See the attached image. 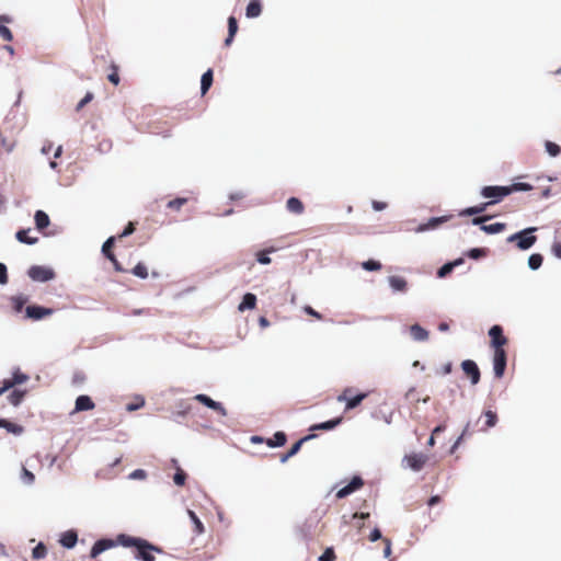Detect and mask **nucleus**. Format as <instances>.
<instances>
[{
	"instance_id": "obj_1",
	"label": "nucleus",
	"mask_w": 561,
	"mask_h": 561,
	"mask_svg": "<svg viewBox=\"0 0 561 561\" xmlns=\"http://www.w3.org/2000/svg\"><path fill=\"white\" fill-rule=\"evenodd\" d=\"M119 542L124 548H134V558L139 561H156L153 552L162 553V549L147 539L134 537L127 534H119Z\"/></svg>"
},
{
	"instance_id": "obj_2",
	"label": "nucleus",
	"mask_w": 561,
	"mask_h": 561,
	"mask_svg": "<svg viewBox=\"0 0 561 561\" xmlns=\"http://www.w3.org/2000/svg\"><path fill=\"white\" fill-rule=\"evenodd\" d=\"M537 230L538 227L524 228L508 236L506 238V242L514 243L519 251H528L536 244L538 240L537 236L535 234Z\"/></svg>"
},
{
	"instance_id": "obj_3",
	"label": "nucleus",
	"mask_w": 561,
	"mask_h": 561,
	"mask_svg": "<svg viewBox=\"0 0 561 561\" xmlns=\"http://www.w3.org/2000/svg\"><path fill=\"white\" fill-rule=\"evenodd\" d=\"M480 195L488 199L486 204L490 207L508 196V190L506 185H485L481 187Z\"/></svg>"
},
{
	"instance_id": "obj_4",
	"label": "nucleus",
	"mask_w": 561,
	"mask_h": 561,
	"mask_svg": "<svg viewBox=\"0 0 561 561\" xmlns=\"http://www.w3.org/2000/svg\"><path fill=\"white\" fill-rule=\"evenodd\" d=\"M27 276L33 282L47 283L56 277L55 271L45 265H32L27 270Z\"/></svg>"
},
{
	"instance_id": "obj_5",
	"label": "nucleus",
	"mask_w": 561,
	"mask_h": 561,
	"mask_svg": "<svg viewBox=\"0 0 561 561\" xmlns=\"http://www.w3.org/2000/svg\"><path fill=\"white\" fill-rule=\"evenodd\" d=\"M116 546H122V542H119V534L116 536L115 539L111 538H100L94 541L90 549L89 557L91 559H96L101 553L105 552L108 549L115 548Z\"/></svg>"
},
{
	"instance_id": "obj_6",
	"label": "nucleus",
	"mask_w": 561,
	"mask_h": 561,
	"mask_svg": "<svg viewBox=\"0 0 561 561\" xmlns=\"http://www.w3.org/2000/svg\"><path fill=\"white\" fill-rule=\"evenodd\" d=\"M352 392L353 388L347 387L337 396L339 402H345V411H351L357 408L368 397V392H357L352 397H347V393Z\"/></svg>"
},
{
	"instance_id": "obj_7",
	"label": "nucleus",
	"mask_w": 561,
	"mask_h": 561,
	"mask_svg": "<svg viewBox=\"0 0 561 561\" xmlns=\"http://www.w3.org/2000/svg\"><path fill=\"white\" fill-rule=\"evenodd\" d=\"M428 460V456L423 453H412L408 454L402 458V466L412 470L413 472H419L423 469L425 463Z\"/></svg>"
},
{
	"instance_id": "obj_8",
	"label": "nucleus",
	"mask_w": 561,
	"mask_h": 561,
	"mask_svg": "<svg viewBox=\"0 0 561 561\" xmlns=\"http://www.w3.org/2000/svg\"><path fill=\"white\" fill-rule=\"evenodd\" d=\"M492 217L486 215L483 217H473L471 219V224L473 226H479L480 229L485 232L486 234H496L502 232L506 228L505 222H493L486 225L485 221L490 220Z\"/></svg>"
},
{
	"instance_id": "obj_9",
	"label": "nucleus",
	"mask_w": 561,
	"mask_h": 561,
	"mask_svg": "<svg viewBox=\"0 0 561 561\" xmlns=\"http://www.w3.org/2000/svg\"><path fill=\"white\" fill-rule=\"evenodd\" d=\"M492 366L494 376L499 379L502 378L507 366V354L505 350L493 352Z\"/></svg>"
},
{
	"instance_id": "obj_10",
	"label": "nucleus",
	"mask_w": 561,
	"mask_h": 561,
	"mask_svg": "<svg viewBox=\"0 0 561 561\" xmlns=\"http://www.w3.org/2000/svg\"><path fill=\"white\" fill-rule=\"evenodd\" d=\"M490 345L494 351L504 350L503 346L507 343V339L503 333V328L500 324H494L489 329Z\"/></svg>"
},
{
	"instance_id": "obj_11",
	"label": "nucleus",
	"mask_w": 561,
	"mask_h": 561,
	"mask_svg": "<svg viewBox=\"0 0 561 561\" xmlns=\"http://www.w3.org/2000/svg\"><path fill=\"white\" fill-rule=\"evenodd\" d=\"M54 313L53 308H47L41 305H28L25 308V318L31 319L33 321H39L45 317L51 316Z\"/></svg>"
},
{
	"instance_id": "obj_12",
	"label": "nucleus",
	"mask_w": 561,
	"mask_h": 561,
	"mask_svg": "<svg viewBox=\"0 0 561 561\" xmlns=\"http://www.w3.org/2000/svg\"><path fill=\"white\" fill-rule=\"evenodd\" d=\"M363 485H364L363 478L358 474H355L352 477V479L348 481L347 484H345L344 486H342L341 489H339L336 491L335 496L337 499H344V497L353 494L357 490H359Z\"/></svg>"
},
{
	"instance_id": "obj_13",
	"label": "nucleus",
	"mask_w": 561,
	"mask_h": 561,
	"mask_svg": "<svg viewBox=\"0 0 561 561\" xmlns=\"http://www.w3.org/2000/svg\"><path fill=\"white\" fill-rule=\"evenodd\" d=\"M194 400L203 404L204 407L218 412L220 415H227V409L219 401L211 399L208 394L197 393L194 396Z\"/></svg>"
},
{
	"instance_id": "obj_14",
	"label": "nucleus",
	"mask_w": 561,
	"mask_h": 561,
	"mask_svg": "<svg viewBox=\"0 0 561 561\" xmlns=\"http://www.w3.org/2000/svg\"><path fill=\"white\" fill-rule=\"evenodd\" d=\"M461 369L469 377L471 385H478L481 379V373L477 363L472 359L461 362Z\"/></svg>"
},
{
	"instance_id": "obj_15",
	"label": "nucleus",
	"mask_w": 561,
	"mask_h": 561,
	"mask_svg": "<svg viewBox=\"0 0 561 561\" xmlns=\"http://www.w3.org/2000/svg\"><path fill=\"white\" fill-rule=\"evenodd\" d=\"M449 219V216H437L431 217L427 221L420 224L415 228V232L421 233L430 230H435L445 224Z\"/></svg>"
},
{
	"instance_id": "obj_16",
	"label": "nucleus",
	"mask_w": 561,
	"mask_h": 561,
	"mask_svg": "<svg viewBox=\"0 0 561 561\" xmlns=\"http://www.w3.org/2000/svg\"><path fill=\"white\" fill-rule=\"evenodd\" d=\"M58 542L65 549H73L78 542V531L76 529H68L61 533Z\"/></svg>"
},
{
	"instance_id": "obj_17",
	"label": "nucleus",
	"mask_w": 561,
	"mask_h": 561,
	"mask_svg": "<svg viewBox=\"0 0 561 561\" xmlns=\"http://www.w3.org/2000/svg\"><path fill=\"white\" fill-rule=\"evenodd\" d=\"M342 416L333 417L324 422L316 423L310 426L309 431H332L342 423Z\"/></svg>"
},
{
	"instance_id": "obj_18",
	"label": "nucleus",
	"mask_w": 561,
	"mask_h": 561,
	"mask_svg": "<svg viewBox=\"0 0 561 561\" xmlns=\"http://www.w3.org/2000/svg\"><path fill=\"white\" fill-rule=\"evenodd\" d=\"M388 284L392 290V293H405L408 290V282L402 276H389Z\"/></svg>"
},
{
	"instance_id": "obj_19",
	"label": "nucleus",
	"mask_w": 561,
	"mask_h": 561,
	"mask_svg": "<svg viewBox=\"0 0 561 561\" xmlns=\"http://www.w3.org/2000/svg\"><path fill=\"white\" fill-rule=\"evenodd\" d=\"M409 332L414 342H425L430 335L428 331L417 323L410 325Z\"/></svg>"
},
{
	"instance_id": "obj_20",
	"label": "nucleus",
	"mask_w": 561,
	"mask_h": 561,
	"mask_svg": "<svg viewBox=\"0 0 561 561\" xmlns=\"http://www.w3.org/2000/svg\"><path fill=\"white\" fill-rule=\"evenodd\" d=\"M95 404L90 396L88 394H80L77 397L75 402V410L78 412L81 411H90L94 409Z\"/></svg>"
},
{
	"instance_id": "obj_21",
	"label": "nucleus",
	"mask_w": 561,
	"mask_h": 561,
	"mask_svg": "<svg viewBox=\"0 0 561 561\" xmlns=\"http://www.w3.org/2000/svg\"><path fill=\"white\" fill-rule=\"evenodd\" d=\"M34 222L35 228L42 232L50 225V218L46 211L38 209L34 214Z\"/></svg>"
},
{
	"instance_id": "obj_22",
	"label": "nucleus",
	"mask_w": 561,
	"mask_h": 561,
	"mask_svg": "<svg viewBox=\"0 0 561 561\" xmlns=\"http://www.w3.org/2000/svg\"><path fill=\"white\" fill-rule=\"evenodd\" d=\"M256 296L252 293H245L243 296H242V299L240 301V304L238 305V310L240 312H244L247 310H252L255 308L256 306Z\"/></svg>"
},
{
	"instance_id": "obj_23",
	"label": "nucleus",
	"mask_w": 561,
	"mask_h": 561,
	"mask_svg": "<svg viewBox=\"0 0 561 561\" xmlns=\"http://www.w3.org/2000/svg\"><path fill=\"white\" fill-rule=\"evenodd\" d=\"M12 19L11 16L7 14L0 15V37L4 39L5 42H12L13 41V34L12 31L4 25V23H11Z\"/></svg>"
},
{
	"instance_id": "obj_24",
	"label": "nucleus",
	"mask_w": 561,
	"mask_h": 561,
	"mask_svg": "<svg viewBox=\"0 0 561 561\" xmlns=\"http://www.w3.org/2000/svg\"><path fill=\"white\" fill-rule=\"evenodd\" d=\"M489 208L486 202L480 203L474 206H469L459 211L460 217H471L484 213Z\"/></svg>"
},
{
	"instance_id": "obj_25",
	"label": "nucleus",
	"mask_w": 561,
	"mask_h": 561,
	"mask_svg": "<svg viewBox=\"0 0 561 561\" xmlns=\"http://www.w3.org/2000/svg\"><path fill=\"white\" fill-rule=\"evenodd\" d=\"M262 9L261 0H250L245 8V16L248 19L259 18L262 13Z\"/></svg>"
},
{
	"instance_id": "obj_26",
	"label": "nucleus",
	"mask_w": 561,
	"mask_h": 561,
	"mask_svg": "<svg viewBox=\"0 0 561 561\" xmlns=\"http://www.w3.org/2000/svg\"><path fill=\"white\" fill-rule=\"evenodd\" d=\"M287 442V435L283 431H277L274 433L273 437L266 438V445L270 448L283 447Z\"/></svg>"
},
{
	"instance_id": "obj_27",
	"label": "nucleus",
	"mask_w": 561,
	"mask_h": 561,
	"mask_svg": "<svg viewBox=\"0 0 561 561\" xmlns=\"http://www.w3.org/2000/svg\"><path fill=\"white\" fill-rule=\"evenodd\" d=\"M30 232H31L30 228H27V229H24V228L19 229L15 232V238L21 243H24V244H27V245H34V244H36L38 242V238L37 237H31Z\"/></svg>"
},
{
	"instance_id": "obj_28",
	"label": "nucleus",
	"mask_w": 561,
	"mask_h": 561,
	"mask_svg": "<svg viewBox=\"0 0 561 561\" xmlns=\"http://www.w3.org/2000/svg\"><path fill=\"white\" fill-rule=\"evenodd\" d=\"M0 428H4L8 433L13 435H21L24 432V427L20 424L13 423L8 419L0 417Z\"/></svg>"
},
{
	"instance_id": "obj_29",
	"label": "nucleus",
	"mask_w": 561,
	"mask_h": 561,
	"mask_svg": "<svg viewBox=\"0 0 561 561\" xmlns=\"http://www.w3.org/2000/svg\"><path fill=\"white\" fill-rule=\"evenodd\" d=\"M214 82V72L208 68L201 77V94L205 95L211 88Z\"/></svg>"
},
{
	"instance_id": "obj_30",
	"label": "nucleus",
	"mask_w": 561,
	"mask_h": 561,
	"mask_svg": "<svg viewBox=\"0 0 561 561\" xmlns=\"http://www.w3.org/2000/svg\"><path fill=\"white\" fill-rule=\"evenodd\" d=\"M115 242H116V237L114 236H111L108 237L102 244V249H101V252L102 254L108 260V261H114L115 259V254L113 252V248L115 245Z\"/></svg>"
},
{
	"instance_id": "obj_31",
	"label": "nucleus",
	"mask_w": 561,
	"mask_h": 561,
	"mask_svg": "<svg viewBox=\"0 0 561 561\" xmlns=\"http://www.w3.org/2000/svg\"><path fill=\"white\" fill-rule=\"evenodd\" d=\"M286 208L288 211L296 214V215L302 214L304 209H305L302 202L298 197H295V196H291L287 199Z\"/></svg>"
},
{
	"instance_id": "obj_32",
	"label": "nucleus",
	"mask_w": 561,
	"mask_h": 561,
	"mask_svg": "<svg viewBox=\"0 0 561 561\" xmlns=\"http://www.w3.org/2000/svg\"><path fill=\"white\" fill-rule=\"evenodd\" d=\"M186 513L194 526V533L197 535L204 534L205 527H204V524L202 523V520L199 519V517L197 516V514L193 510H190V508H187Z\"/></svg>"
},
{
	"instance_id": "obj_33",
	"label": "nucleus",
	"mask_w": 561,
	"mask_h": 561,
	"mask_svg": "<svg viewBox=\"0 0 561 561\" xmlns=\"http://www.w3.org/2000/svg\"><path fill=\"white\" fill-rule=\"evenodd\" d=\"M25 394H26V390L14 389L8 396V401L13 407H19L22 403V401L24 400Z\"/></svg>"
},
{
	"instance_id": "obj_34",
	"label": "nucleus",
	"mask_w": 561,
	"mask_h": 561,
	"mask_svg": "<svg viewBox=\"0 0 561 561\" xmlns=\"http://www.w3.org/2000/svg\"><path fill=\"white\" fill-rule=\"evenodd\" d=\"M506 186L508 190V195L515 192H529L534 188V186L527 182H513L512 184Z\"/></svg>"
},
{
	"instance_id": "obj_35",
	"label": "nucleus",
	"mask_w": 561,
	"mask_h": 561,
	"mask_svg": "<svg viewBox=\"0 0 561 561\" xmlns=\"http://www.w3.org/2000/svg\"><path fill=\"white\" fill-rule=\"evenodd\" d=\"M543 263V256L540 253H533L528 256L527 265L531 271H537L541 267Z\"/></svg>"
},
{
	"instance_id": "obj_36",
	"label": "nucleus",
	"mask_w": 561,
	"mask_h": 561,
	"mask_svg": "<svg viewBox=\"0 0 561 561\" xmlns=\"http://www.w3.org/2000/svg\"><path fill=\"white\" fill-rule=\"evenodd\" d=\"M11 301H12L13 310L16 313H19L23 310L25 304L28 301V297L23 294H19V295L13 296L11 298Z\"/></svg>"
},
{
	"instance_id": "obj_37",
	"label": "nucleus",
	"mask_w": 561,
	"mask_h": 561,
	"mask_svg": "<svg viewBox=\"0 0 561 561\" xmlns=\"http://www.w3.org/2000/svg\"><path fill=\"white\" fill-rule=\"evenodd\" d=\"M488 253V248H471L465 252V255L471 260H480L482 257H485Z\"/></svg>"
},
{
	"instance_id": "obj_38",
	"label": "nucleus",
	"mask_w": 561,
	"mask_h": 561,
	"mask_svg": "<svg viewBox=\"0 0 561 561\" xmlns=\"http://www.w3.org/2000/svg\"><path fill=\"white\" fill-rule=\"evenodd\" d=\"M483 415L485 416V424H484V427H482L480 431H486L496 425L499 419H497V414L494 411L486 410L483 412Z\"/></svg>"
},
{
	"instance_id": "obj_39",
	"label": "nucleus",
	"mask_w": 561,
	"mask_h": 561,
	"mask_svg": "<svg viewBox=\"0 0 561 561\" xmlns=\"http://www.w3.org/2000/svg\"><path fill=\"white\" fill-rule=\"evenodd\" d=\"M301 445L298 444V440L295 442L290 448L287 450V453L283 454L279 458V461L280 463H285L289 458L294 457L295 455H297L299 453V450L301 449Z\"/></svg>"
},
{
	"instance_id": "obj_40",
	"label": "nucleus",
	"mask_w": 561,
	"mask_h": 561,
	"mask_svg": "<svg viewBox=\"0 0 561 561\" xmlns=\"http://www.w3.org/2000/svg\"><path fill=\"white\" fill-rule=\"evenodd\" d=\"M131 274L140 279L148 277V268L145 263L138 262L131 270Z\"/></svg>"
},
{
	"instance_id": "obj_41",
	"label": "nucleus",
	"mask_w": 561,
	"mask_h": 561,
	"mask_svg": "<svg viewBox=\"0 0 561 561\" xmlns=\"http://www.w3.org/2000/svg\"><path fill=\"white\" fill-rule=\"evenodd\" d=\"M545 149L546 152L552 158H556L561 153V147L551 140L545 141Z\"/></svg>"
},
{
	"instance_id": "obj_42",
	"label": "nucleus",
	"mask_w": 561,
	"mask_h": 561,
	"mask_svg": "<svg viewBox=\"0 0 561 561\" xmlns=\"http://www.w3.org/2000/svg\"><path fill=\"white\" fill-rule=\"evenodd\" d=\"M362 267L367 272H376L381 270L382 265L379 261L375 259H369L367 261L362 262Z\"/></svg>"
},
{
	"instance_id": "obj_43",
	"label": "nucleus",
	"mask_w": 561,
	"mask_h": 561,
	"mask_svg": "<svg viewBox=\"0 0 561 561\" xmlns=\"http://www.w3.org/2000/svg\"><path fill=\"white\" fill-rule=\"evenodd\" d=\"M47 554V548L44 542H38L32 550V557L35 560L45 558Z\"/></svg>"
},
{
	"instance_id": "obj_44",
	"label": "nucleus",
	"mask_w": 561,
	"mask_h": 561,
	"mask_svg": "<svg viewBox=\"0 0 561 561\" xmlns=\"http://www.w3.org/2000/svg\"><path fill=\"white\" fill-rule=\"evenodd\" d=\"M27 380H28V376L26 374L22 373L20 370V368H15L12 371L11 381H12V383H14V386L22 385V383L26 382Z\"/></svg>"
},
{
	"instance_id": "obj_45",
	"label": "nucleus",
	"mask_w": 561,
	"mask_h": 561,
	"mask_svg": "<svg viewBox=\"0 0 561 561\" xmlns=\"http://www.w3.org/2000/svg\"><path fill=\"white\" fill-rule=\"evenodd\" d=\"M318 524V518H308L304 526L301 527V533L305 538H307L309 535H311V530L316 527Z\"/></svg>"
},
{
	"instance_id": "obj_46",
	"label": "nucleus",
	"mask_w": 561,
	"mask_h": 561,
	"mask_svg": "<svg viewBox=\"0 0 561 561\" xmlns=\"http://www.w3.org/2000/svg\"><path fill=\"white\" fill-rule=\"evenodd\" d=\"M186 479H187L186 472L183 469L178 468L175 473L173 474L174 484L178 486H183L186 482Z\"/></svg>"
},
{
	"instance_id": "obj_47",
	"label": "nucleus",
	"mask_w": 561,
	"mask_h": 561,
	"mask_svg": "<svg viewBox=\"0 0 561 561\" xmlns=\"http://www.w3.org/2000/svg\"><path fill=\"white\" fill-rule=\"evenodd\" d=\"M145 398L142 396L135 397V401L126 405V410L129 412L137 411L145 405Z\"/></svg>"
},
{
	"instance_id": "obj_48",
	"label": "nucleus",
	"mask_w": 561,
	"mask_h": 561,
	"mask_svg": "<svg viewBox=\"0 0 561 561\" xmlns=\"http://www.w3.org/2000/svg\"><path fill=\"white\" fill-rule=\"evenodd\" d=\"M21 480L24 484L32 485L35 481V474L25 467H22Z\"/></svg>"
},
{
	"instance_id": "obj_49",
	"label": "nucleus",
	"mask_w": 561,
	"mask_h": 561,
	"mask_svg": "<svg viewBox=\"0 0 561 561\" xmlns=\"http://www.w3.org/2000/svg\"><path fill=\"white\" fill-rule=\"evenodd\" d=\"M336 558L333 547H327L319 556L318 561H334Z\"/></svg>"
},
{
	"instance_id": "obj_50",
	"label": "nucleus",
	"mask_w": 561,
	"mask_h": 561,
	"mask_svg": "<svg viewBox=\"0 0 561 561\" xmlns=\"http://www.w3.org/2000/svg\"><path fill=\"white\" fill-rule=\"evenodd\" d=\"M453 267H451V263L446 262L444 263L436 272V276L438 278H445L447 277L448 275H450L453 273Z\"/></svg>"
},
{
	"instance_id": "obj_51",
	"label": "nucleus",
	"mask_w": 561,
	"mask_h": 561,
	"mask_svg": "<svg viewBox=\"0 0 561 561\" xmlns=\"http://www.w3.org/2000/svg\"><path fill=\"white\" fill-rule=\"evenodd\" d=\"M187 203L186 197H176L168 202L167 207L171 209L179 210L183 205Z\"/></svg>"
},
{
	"instance_id": "obj_52",
	"label": "nucleus",
	"mask_w": 561,
	"mask_h": 561,
	"mask_svg": "<svg viewBox=\"0 0 561 561\" xmlns=\"http://www.w3.org/2000/svg\"><path fill=\"white\" fill-rule=\"evenodd\" d=\"M112 68V72L108 73L107 76V80L114 84V85H118L121 79H119V75H118V67L116 65H112L111 66Z\"/></svg>"
},
{
	"instance_id": "obj_53",
	"label": "nucleus",
	"mask_w": 561,
	"mask_h": 561,
	"mask_svg": "<svg viewBox=\"0 0 561 561\" xmlns=\"http://www.w3.org/2000/svg\"><path fill=\"white\" fill-rule=\"evenodd\" d=\"M180 407L182 408L181 410L174 412L172 414V420L176 423H181V419L185 417L186 414L188 413L191 407L187 405V407H182V404H180Z\"/></svg>"
},
{
	"instance_id": "obj_54",
	"label": "nucleus",
	"mask_w": 561,
	"mask_h": 561,
	"mask_svg": "<svg viewBox=\"0 0 561 561\" xmlns=\"http://www.w3.org/2000/svg\"><path fill=\"white\" fill-rule=\"evenodd\" d=\"M93 96L94 95L92 92H87L85 95L76 105V111H81L88 103L93 100Z\"/></svg>"
},
{
	"instance_id": "obj_55",
	"label": "nucleus",
	"mask_w": 561,
	"mask_h": 561,
	"mask_svg": "<svg viewBox=\"0 0 561 561\" xmlns=\"http://www.w3.org/2000/svg\"><path fill=\"white\" fill-rule=\"evenodd\" d=\"M136 230V226L134 222L129 221L125 227L124 229L122 230V232L118 234V238H127L129 236H131Z\"/></svg>"
},
{
	"instance_id": "obj_56",
	"label": "nucleus",
	"mask_w": 561,
	"mask_h": 561,
	"mask_svg": "<svg viewBox=\"0 0 561 561\" xmlns=\"http://www.w3.org/2000/svg\"><path fill=\"white\" fill-rule=\"evenodd\" d=\"M147 478V471L144 469H135L128 476L129 480H145Z\"/></svg>"
},
{
	"instance_id": "obj_57",
	"label": "nucleus",
	"mask_w": 561,
	"mask_h": 561,
	"mask_svg": "<svg viewBox=\"0 0 561 561\" xmlns=\"http://www.w3.org/2000/svg\"><path fill=\"white\" fill-rule=\"evenodd\" d=\"M238 28L239 27L237 19L233 15H230L228 18V34L236 36Z\"/></svg>"
},
{
	"instance_id": "obj_58",
	"label": "nucleus",
	"mask_w": 561,
	"mask_h": 561,
	"mask_svg": "<svg viewBox=\"0 0 561 561\" xmlns=\"http://www.w3.org/2000/svg\"><path fill=\"white\" fill-rule=\"evenodd\" d=\"M256 261L262 264V265H267L271 263V256H270V252L267 251H260L257 252L256 254Z\"/></svg>"
},
{
	"instance_id": "obj_59",
	"label": "nucleus",
	"mask_w": 561,
	"mask_h": 561,
	"mask_svg": "<svg viewBox=\"0 0 561 561\" xmlns=\"http://www.w3.org/2000/svg\"><path fill=\"white\" fill-rule=\"evenodd\" d=\"M8 280V267L4 263L0 262V285H7Z\"/></svg>"
},
{
	"instance_id": "obj_60",
	"label": "nucleus",
	"mask_w": 561,
	"mask_h": 561,
	"mask_svg": "<svg viewBox=\"0 0 561 561\" xmlns=\"http://www.w3.org/2000/svg\"><path fill=\"white\" fill-rule=\"evenodd\" d=\"M85 381V375L82 371H76L72 376V383L75 386H80Z\"/></svg>"
},
{
	"instance_id": "obj_61",
	"label": "nucleus",
	"mask_w": 561,
	"mask_h": 561,
	"mask_svg": "<svg viewBox=\"0 0 561 561\" xmlns=\"http://www.w3.org/2000/svg\"><path fill=\"white\" fill-rule=\"evenodd\" d=\"M380 539L383 540L381 530L378 527H375L374 529H371V531L369 534V540L371 542H376V541H378Z\"/></svg>"
},
{
	"instance_id": "obj_62",
	"label": "nucleus",
	"mask_w": 561,
	"mask_h": 561,
	"mask_svg": "<svg viewBox=\"0 0 561 561\" xmlns=\"http://www.w3.org/2000/svg\"><path fill=\"white\" fill-rule=\"evenodd\" d=\"M387 203L381 201H371V207L375 211H382L387 208Z\"/></svg>"
},
{
	"instance_id": "obj_63",
	"label": "nucleus",
	"mask_w": 561,
	"mask_h": 561,
	"mask_svg": "<svg viewBox=\"0 0 561 561\" xmlns=\"http://www.w3.org/2000/svg\"><path fill=\"white\" fill-rule=\"evenodd\" d=\"M304 311L316 319H322V314L314 310L311 306H305Z\"/></svg>"
},
{
	"instance_id": "obj_64",
	"label": "nucleus",
	"mask_w": 561,
	"mask_h": 561,
	"mask_svg": "<svg viewBox=\"0 0 561 561\" xmlns=\"http://www.w3.org/2000/svg\"><path fill=\"white\" fill-rule=\"evenodd\" d=\"M551 252L557 259L561 260V242H553L551 245Z\"/></svg>"
}]
</instances>
